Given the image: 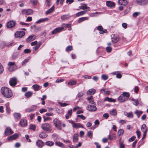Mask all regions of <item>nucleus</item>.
<instances>
[{
  "instance_id": "58836bf2",
  "label": "nucleus",
  "mask_w": 148,
  "mask_h": 148,
  "mask_svg": "<svg viewBox=\"0 0 148 148\" xmlns=\"http://www.w3.org/2000/svg\"><path fill=\"white\" fill-rule=\"evenodd\" d=\"M110 114L113 116H115L117 115V112L115 109H113L110 112Z\"/></svg>"
},
{
  "instance_id": "4468645a",
  "label": "nucleus",
  "mask_w": 148,
  "mask_h": 148,
  "mask_svg": "<svg viewBox=\"0 0 148 148\" xmlns=\"http://www.w3.org/2000/svg\"><path fill=\"white\" fill-rule=\"evenodd\" d=\"M119 37L118 35H114L112 38V40L114 43H116L119 40Z\"/></svg>"
},
{
  "instance_id": "aec40b11",
  "label": "nucleus",
  "mask_w": 148,
  "mask_h": 148,
  "mask_svg": "<svg viewBox=\"0 0 148 148\" xmlns=\"http://www.w3.org/2000/svg\"><path fill=\"white\" fill-rule=\"evenodd\" d=\"M49 20L47 18H43L40 19L36 21V23L37 24L40 23H43Z\"/></svg>"
},
{
  "instance_id": "6e6552de",
  "label": "nucleus",
  "mask_w": 148,
  "mask_h": 148,
  "mask_svg": "<svg viewBox=\"0 0 148 148\" xmlns=\"http://www.w3.org/2000/svg\"><path fill=\"white\" fill-rule=\"evenodd\" d=\"M16 23L15 21H10L7 23L6 25L7 27L8 28H12L15 26Z\"/></svg>"
},
{
  "instance_id": "4d7b16f0",
  "label": "nucleus",
  "mask_w": 148,
  "mask_h": 148,
  "mask_svg": "<svg viewBox=\"0 0 148 148\" xmlns=\"http://www.w3.org/2000/svg\"><path fill=\"white\" fill-rule=\"evenodd\" d=\"M106 49L108 53L110 52L112 50V48L110 47H107Z\"/></svg>"
},
{
  "instance_id": "7c9ffc66",
  "label": "nucleus",
  "mask_w": 148,
  "mask_h": 148,
  "mask_svg": "<svg viewBox=\"0 0 148 148\" xmlns=\"http://www.w3.org/2000/svg\"><path fill=\"white\" fill-rule=\"evenodd\" d=\"M70 17L69 14L64 15L61 16L60 18L63 21L68 19Z\"/></svg>"
},
{
  "instance_id": "f03ea898",
  "label": "nucleus",
  "mask_w": 148,
  "mask_h": 148,
  "mask_svg": "<svg viewBox=\"0 0 148 148\" xmlns=\"http://www.w3.org/2000/svg\"><path fill=\"white\" fill-rule=\"evenodd\" d=\"M41 128L46 132H49L51 130V126L50 124L48 123H45L42 124Z\"/></svg>"
},
{
  "instance_id": "c03bdc74",
  "label": "nucleus",
  "mask_w": 148,
  "mask_h": 148,
  "mask_svg": "<svg viewBox=\"0 0 148 148\" xmlns=\"http://www.w3.org/2000/svg\"><path fill=\"white\" fill-rule=\"evenodd\" d=\"M46 144L48 146H51L53 145L54 143L52 141H48L46 142Z\"/></svg>"
},
{
  "instance_id": "1a4fd4ad",
  "label": "nucleus",
  "mask_w": 148,
  "mask_h": 148,
  "mask_svg": "<svg viewBox=\"0 0 148 148\" xmlns=\"http://www.w3.org/2000/svg\"><path fill=\"white\" fill-rule=\"evenodd\" d=\"M87 110L90 111L94 112L97 110V108L93 105H89L87 106Z\"/></svg>"
},
{
  "instance_id": "b1692460",
  "label": "nucleus",
  "mask_w": 148,
  "mask_h": 148,
  "mask_svg": "<svg viewBox=\"0 0 148 148\" xmlns=\"http://www.w3.org/2000/svg\"><path fill=\"white\" fill-rule=\"evenodd\" d=\"M141 131L143 133H147V128L146 125L145 124H143L141 127Z\"/></svg>"
},
{
  "instance_id": "79ce46f5",
  "label": "nucleus",
  "mask_w": 148,
  "mask_h": 148,
  "mask_svg": "<svg viewBox=\"0 0 148 148\" xmlns=\"http://www.w3.org/2000/svg\"><path fill=\"white\" fill-rule=\"evenodd\" d=\"M35 91H37L40 88V86L37 84L34 85L32 86Z\"/></svg>"
},
{
  "instance_id": "3c124183",
  "label": "nucleus",
  "mask_w": 148,
  "mask_h": 148,
  "mask_svg": "<svg viewBox=\"0 0 148 148\" xmlns=\"http://www.w3.org/2000/svg\"><path fill=\"white\" fill-rule=\"evenodd\" d=\"M3 67L0 63V75L3 73Z\"/></svg>"
},
{
  "instance_id": "a211bd4d",
  "label": "nucleus",
  "mask_w": 148,
  "mask_h": 148,
  "mask_svg": "<svg viewBox=\"0 0 148 148\" xmlns=\"http://www.w3.org/2000/svg\"><path fill=\"white\" fill-rule=\"evenodd\" d=\"M118 100L120 102H123L127 101V99L122 94L119 97Z\"/></svg>"
},
{
  "instance_id": "a19ab883",
  "label": "nucleus",
  "mask_w": 148,
  "mask_h": 148,
  "mask_svg": "<svg viewBox=\"0 0 148 148\" xmlns=\"http://www.w3.org/2000/svg\"><path fill=\"white\" fill-rule=\"evenodd\" d=\"M18 52H14L12 55V58L13 59H15L17 58L18 55Z\"/></svg>"
},
{
  "instance_id": "39448f33",
  "label": "nucleus",
  "mask_w": 148,
  "mask_h": 148,
  "mask_svg": "<svg viewBox=\"0 0 148 148\" xmlns=\"http://www.w3.org/2000/svg\"><path fill=\"white\" fill-rule=\"evenodd\" d=\"M70 123L72 124L73 127L74 128H84L83 125L80 123H75L73 121H70Z\"/></svg>"
},
{
  "instance_id": "f8f14e48",
  "label": "nucleus",
  "mask_w": 148,
  "mask_h": 148,
  "mask_svg": "<svg viewBox=\"0 0 148 148\" xmlns=\"http://www.w3.org/2000/svg\"><path fill=\"white\" fill-rule=\"evenodd\" d=\"M118 3L120 5L125 6L128 5V2L127 0H119Z\"/></svg>"
},
{
  "instance_id": "412c9836",
  "label": "nucleus",
  "mask_w": 148,
  "mask_h": 148,
  "mask_svg": "<svg viewBox=\"0 0 148 148\" xmlns=\"http://www.w3.org/2000/svg\"><path fill=\"white\" fill-rule=\"evenodd\" d=\"M44 143L41 140H38L36 142L37 146L39 148L42 147L44 145Z\"/></svg>"
},
{
  "instance_id": "864d4df0",
  "label": "nucleus",
  "mask_w": 148,
  "mask_h": 148,
  "mask_svg": "<svg viewBox=\"0 0 148 148\" xmlns=\"http://www.w3.org/2000/svg\"><path fill=\"white\" fill-rule=\"evenodd\" d=\"M6 111L7 113L8 114H9L10 112V110L9 106V105L8 106L6 105Z\"/></svg>"
},
{
  "instance_id": "dca6fc26",
  "label": "nucleus",
  "mask_w": 148,
  "mask_h": 148,
  "mask_svg": "<svg viewBox=\"0 0 148 148\" xmlns=\"http://www.w3.org/2000/svg\"><path fill=\"white\" fill-rule=\"evenodd\" d=\"M13 133V132L11 130V128L10 127H7L5 132V134L6 136L11 134Z\"/></svg>"
},
{
  "instance_id": "bf43d9fd",
  "label": "nucleus",
  "mask_w": 148,
  "mask_h": 148,
  "mask_svg": "<svg viewBox=\"0 0 148 148\" xmlns=\"http://www.w3.org/2000/svg\"><path fill=\"white\" fill-rule=\"evenodd\" d=\"M40 45L38 44L33 47V49L34 51L37 50L40 47Z\"/></svg>"
},
{
  "instance_id": "0eeeda50",
  "label": "nucleus",
  "mask_w": 148,
  "mask_h": 148,
  "mask_svg": "<svg viewBox=\"0 0 148 148\" xmlns=\"http://www.w3.org/2000/svg\"><path fill=\"white\" fill-rule=\"evenodd\" d=\"M33 11L30 9H24L22 11V14L25 15H29L33 13Z\"/></svg>"
},
{
  "instance_id": "5701e85b",
  "label": "nucleus",
  "mask_w": 148,
  "mask_h": 148,
  "mask_svg": "<svg viewBox=\"0 0 148 148\" xmlns=\"http://www.w3.org/2000/svg\"><path fill=\"white\" fill-rule=\"evenodd\" d=\"M95 92V90L94 89H90L88 90L87 92V94L88 95H93Z\"/></svg>"
},
{
  "instance_id": "2eb2a0df",
  "label": "nucleus",
  "mask_w": 148,
  "mask_h": 148,
  "mask_svg": "<svg viewBox=\"0 0 148 148\" xmlns=\"http://www.w3.org/2000/svg\"><path fill=\"white\" fill-rule=\"evenodd\" d=\"M20 125L22 127H25L27 125V120L25 119H21L20 121Z\"/></svg>"
},
{
  "instance_id": "2f4dec72",
  "label": "nucleus",
  "mask_w": 148,
  "mask_h": 148,
  "mask_svg": "<svg viewBox=\"0 0 148 148\" xmlns=\"http://www.w3.org/2000/svg\"><path fill=\"white\" fill-rule=\"evenodd\" d=\"M78 135L77 134H75L73 137V140L74 142H77L78 141Z\"/></svg>"
},
{
  "instance_id": "4be33fe9",
  "label": "nucleus",
  "mask_w": 148,
  "mask_h": 148,
  "mask_svg": "<svg viewBox=\"0 0 148 148\" xmlns=\"http://www.w3.org/2000/svg\"><path fill=\"white\" fill-rule=\"evenodd\" d=\"M101 92L103 93L104 95H109L110 91L106 90V89H102L100 90Z\"/></svg>"
},
{
  "instance_id": "e433bc0d",
  "label": "nucleus",
  "mask_w": 148,
  "mask_h": 148,
  "mask_svg": "<svg viewBox=\"0 0 148 148\" xmlns=\"http://www.w3.org/2000/svg\"><path fill=\"white\" fill-rule=\"evenodd\" d=\"M104 100L105 101H107L110 102H115L116 101V100L114 99H113L111 98H109L107 97Z\"/></svg>"
},
{
  "instance_id": "37998d69",
  "label": "nucleus",
  "mask_w": 148,
  "mask_h": 148,
  "mask_svg": "<svg viewBox=\"0 0 148 148\" xmlns=\"http://www.w3.org/2000/svg\"><path fill=\"white\" fill-rule=\"evenodd\" d=\"M131 100L134 101L133 104L135 106H137L138 104L139 103L137 99H135L134 98H132L131 99Z\"/></svg>"
},
{
  "instance_id": "69168bd1",
  "label": "nucleus",
  "mask_w": 148,
  "mask_h": 148,
  "mask_svg": "<svg viewBox=\"0 0 148 148\" xmlns=\"http://www.w3.org/2000/svg\"><path fill=\"white\" fill-rule=\"evenodd\" d=\"M135 138L136 136H133L132 137L129 139V141L130 142L132 141L135 140Z\"/></svg>"
},
{
  "instance_id": "603ef678",
  "label": "nucleus",
  "mask_w": 148,
  "mask_h": 148,
  "mask_svg": "<svg viewBox=\"0 0 148 148\" xmlns=\"http://www.w3.org/2000/svg\"><path fill=\"white\" fill-rule=\"evenodd\" d=\"M72 47L71 46H69L66 48V51H71L72 50Z\"/></svg>"
},
{
  "instance_id": "9d476101",
  "label": "nucleus",
  "mask_w": 148,
  "mask_h": 148,
  "mask_svg": "<svg viewBox=\"0 0 148 148\" xmlns=\"http://www.w3.org/2000/svg\"><path fill=\"white\" fill-rule=\"evenodd\" d=\"M10 84L11 86H15L16 84V80L15 78H11L10 79Z\"/></svg>"
},
{
  "instance_id": "423d86ee",
  "label": "nucleus",
  "mask_w": 148,
  "mask_h": 148,
  "mask_svg": "<svg viewBox=\"0 0 148 148\" xmlns=\"http://www.w3.org/2000/svg\"><path fill=\"white\" fill-rule=\"evenodd\" d=\"M135 2L138 5H143L148 3V0H136Z\"/></svg>"
},
{
  "instance_id": "f257e3e1",
  "label": "nucleus",
  "mask_w": 148,
  "mask_h": 148,
  "mask_svg": "<svg viewBox=\"0 0 148 148\" xmlns=\"http://www.w3.org/2000/svg\"><path fill=\"white\" fill-rule=\"evenodd\" d=\"M1 91V94L6 98H10L13 95V93L11 90L7 87H2Z\"/></svg>"
},
{
  "instance_id": "473e14b6",
  "label": "nucleus",
  "mask_w": 148,
  "mask_h": 148,
  "mask_svg": "<svg viewBox=\"0 0 148 148\" xmlns=\"http://www.w3.org/2000/svg\"><path fill=\"white\" fill-rule=\"evenodd\" d=\"M13 115L15 119H19L21 118V115L19 113H15Z\"/></svg>"
},
{
  "instance_id": "f3484780",
  "label": "nucleus",
  "mask_w": 148,
  "mask_h": 148,
  "mask_svg": "<svg viewBox=\"0 0 148 148\" xmlns=\"http://www.w3.org/2000/svg\"><path fill=\"white\" fill-rule=\"evenodd\" d=\"M106 5L110 8L114 7L115 5V3L114 2L110 1H106Z\"/></svg>"
},
{
  "instance_id": "c756f323",
  "label": "nucleus",
  "mask_w": 148,
  "mask_h": 148,
  "mask_svg": "<svg viewBox=\"0 0 148 148\" xmlns=\"http://www.w3.org/2000/svg\"><path fill=\"white\" fill-rule=\"evenodd\" d=\"M47 136V135L46 133L44 132H42L40 133L39 134V136L40 138H46Z\"/></svg>"
},
{
  "instance_id": "cd10ccee",
  "label": "nucleus",
  "mask_w": 148,
  "mask_h": 148,
  "mask_svg": "<svg viewBox=\"0 0 148 148\" xmlns=\"http://www.w3.org/2000/svg\"><path fill=\"white\" fill-rule=\"evenodd\" d=\"M87 11V10H84L79 12L76 14V16L77 17H78L79 16L83 15L85 14Z\"/></svg>"
},
{
  "instance_id": "09e8293b",
  "label": "nucleus",
  "mask_w": 148,
  "mask_h": 148,
  "mask_svg": "<svg viewBox=\"0 0 148 148\" xmlns=\"http://www.w3.org/2000/svg\"><path fill=\"white\" fill-rule=\"evenodd\" d=\"M55 144L56 145L59 147H63L64 145L62 143L57 141L56 142Z\"/></svg>"
},
{
  "instance_id": "9b49d317",
  "label": "nucleus",
  "mask_w": 148,
  "mask_h": 148,
  "mask_svg": "<svg viewBox=\"0 0 148 148\" xmlns=\"http://www.w3.org/2000/svg\"><path fill=\"white\" fill-rule=\"evenodd\" d=\"M36 38V36L34 35H32L30 36L26 39V42H30L34 40Z\"/></svg>"
},
{
  "instance_id": "6ab92c4d",
  "label": "nucleus",
  "mask_w": 148,
  "mask_h": 148,
  "mask_svg": "<svg viewBox=\"0 0 148 148\" xmlns=\"http://www.w3.org/2000/svg\"><path fill=\"white\" fill-rule=\"evenodd\" d=\"M124 114L125 116L129 118H132L134 116L132 112H124Z\"/></svg>"
},
{
  "instance_id": "a878e982",
  "label": "nucleus",
  "mask_w": 148,
  "mask_h": 148,
  "mask_svg": "<svg viewBox=\"0 0 148 148\" xmlns=\"http://www.w3.org/2000/svg\"><path fill=\"white\" fill-rule=\"evenodd\" d=\"M54 7L53 6L47 10L45 12V14L47 15L52 13L54 10Z\"/></svg>"
},
{
  "instance_id": "72a5a7b5",
  "label": "nucleus",
  "mask_w": 148,
  "mask_h": 148,
  "mask_svg": "<svg viewBox=\"0 0 148 148\" xmlns=\"http://www.w3.org/2000/svg\"><path fill=\"white\" fill-rule=\"evenodd\" d=\"M88 18L87 17L80 18L79 19L78 23H80L84 21L88 20Z\"/></svg>"
},
{
  "instance_id": "ea45409f",
  "label": "nucleus",
  "mask_w": 148,
  "mask_h": 148,
  "mask_svg": "<svg viewBox=\"0 0 148 148\" xmlns=\"http://www.w3.org/2000/svg\"><path fill=\"white\" fill-rule=\"evenodd\" d=\"M79 8L80 9L85 10L87 9L89 7L87 6L86 4H84L83 5L79 6Z\"/></svg>"
},
{
  "instance_id": "6e6d98bb",
  "label": "nucleus",
  "mask_w": 148,
  "mask_h": 148,
  "mask_svg": "<svg viewBox=\"0 0 148 148\" xmlns=\"http://www.w3.org/2000/svg\"><path fill=\"white\" fill-rule=\"evenodd\" d=\"M101 78L104 80H106L108 79V77L106 75L103 74L102 75Z\"/></svg>"
},
{
  "instance_id": "e2e57ef3",
  "label": "nucleus",
  "mask_w": 148,
  "mask_h": 148,
  "mask_svg": "<svg viewBox=\"0 0 148 148\" xmlns=\"http://www.w3.org/2000/svg\"><path fill=\"white\" fill-rule=\"evenodd\" d=\"M77 116L80 118L82 119L83 120H85L86 119V117L82 114L77 115Z\"/></svg>"
},
{
  "instance_id": "680f3d73",
  "label": "nucleus",
  "mask_w": 148,
  "mask_h": 148,
  "mask_svg": "<svg viewBox=\"0 0 148 148\" xmlns=\"http://www.w3.org/2000/svg\"><path fill=\"white\" fill-rule=\"evenodd\" d=\"M119 145H120V148H125V145L122 142L120 141Z\"/></svg>"
},
{
  "instance_id": "20e7f679",
  "label": "nucleus",
  "mask_w": 148,
  "mask_h": 148,
  "mask_svg": "<svg viewBox=\"0 0 148 148\" xmlns=\"http://www.w3.org/2000/svg\"><path fill=\"white\" fill-rule=\"evenodd\" d=\"M25 34V32L24 31H17L14 34V36L15 38H20L24 36Z\"/></svg>"
},
{
  "instance_id": "ddd939ff",
  "label": "nucleus",
  "mask_w": 148,
  "mask_h": 148,
  "mask_svg": "<svg viewBox=\"0 0 148 148\" xmlns=\"http://www.w3.org/2000/svg\"><path fill=\"white\" fill-rule=\"evenodd\" d=\"M63 29L64 27H63L56 28L52 31V34H56L60 32Z\"/></svg>"
},
{
  "instance_id": "de8ad7c7",
  "label": "nucleus",
  "mask_w": 148,
  "mask_h": 148,
  "mask_svg": "<svg viewBox=\"0 0 148 148\" xmlns=\"http://www.w3.org/2000/svg\"><path fill=\"white\" fill-rule=\"evenodd\" d=\"M87 135L90 138H92V132L91 131H88L87 132Z\"/></svg>"
},
{
  "instance_id": "c85d7f7f",
  "label": "nucleus",
  "mask_w": 148,
  "mask_h": 148,
  "mask_svg": "<svg viewBox=\"0 0 148 148\" xmlns=\"http://www.w3.org/2000/svg\"><path fill=\"white\" fill-rule=\"evenodd\" d=\"M33 94L32 92L31 91H28L25 93V96L26 98H29L32 96Z\"/></svg>"
},
{
  "instance_id": "a18cd8bd",
  "label": "nucleus",
  "mask_w": 148,
  "mask_h": 148,
  "mask_svg": "<svg viewBox=\"0 0 148 148\" xmlns=\"http://www.w3.org/2000/svg\"><path fill=\"white\" fill-rule=\"evenodd\" d=\"M123 133L124 130L121 129L119 130L118 132V134L119 136L122 135Z\"/></svg>"
},
{
  "instance_id": "7ed1b4c3",
  "label": "nucleus",
  "mask_w": 148,
  "mask_h": 148,
  "mask_svg": "<svg viewBox=\"0 0 148 148\" xmlns=\"http://www.w3.org/2000/svg\"><path fill=\"white\" fill-rule=\"evenodd\" d=\"M53 122L55 125V126L56 128L58 130H61V123L60 120L56 118L53 119Z\"/></svg>"
},
{
  "instance_id": "13d9d810",
  "label": "nucleus",
  "mask_w": 148,
  "mask_h": 148,
  "mask_svg": "<svg viewBox=\"0 0 148 148\" xmlns=\"http://www.w3.org/2000/svg\"><path fill=\"white\" fill-rule=\"evenodd\" d=\"M15 62H9L8 63V65L9 67H10L15 65Z\"/></svg>"
},
{
  "instance_id": "5fc2aeb1",
  "label": "nucleus",
  "mask_w": 148,
  "mask_h": 148,
  "mask_svg": "<svg viewBox=\"0 0 148 148\" xmlns=\"http://www.w3.org/2000/svg\"><path fill=\"white\" fill-rule=\"evenodd\" d=\"M36 127L35 125H30L29 129L33 130L34 131L36 129Z\"/></svg>"
},
{
  "instance_id": "8fccbe9b",
  "label": "nucleus",
  "mask_w": 148,
  "mask_h": 148,
  "mask_svg": "<svg viewBox=\"0 0 148 148\" xmlns=\"http://www.w3.org/2000/svg\"><path fill=\"white\" fill-rule=\"evenodd\" d=\"M47 6H49L51 5V0H46L45 3Z\"/></svg>"
},
{
  "instance_id": "f704fd0d",
  "label": "nucleus",
  "mask_w": 148,
  "mask_h": 148,
  "mask_svg": "<svg viewBox=\"0 0 148 148\" xmlns=\"http://www.w3.org/2000/svg\"><path fill=\"white\" fill-rule=\"evenodd\" d=\"M72 112V110L71 109L68 111L67 114L66 116V119H68L70 116H71V114Z\"/></svg>"
},
{
  "instance_id": "c9c22d12",
  "label": "nucleus",
  "mask_w": 148,
  "mask_h": 148,
  "mask_svg": "<svg viewBox=\"0 0 148 148\" xmlns=\"http://www.w3.org/2000/svg\"><path fill=\"white\" fill-rule=\"evenodd\" d=\"M143 113V111L138 110H136L135 112V114L137 115V117L138 118L140 117V116Z\"/></svg>"
},
{
  "instance_id": "338daca9",
  "label": "nucleus",
  "mask_w": 148,
  "mask_h": 148,
  "mask_svg": "<svg viewBox=\"0 0 148 148\" xmlns=\"http://www.w3.org/2000/svg\"><path fill=\"white\" fill-rule=\"evenodd\" d=\"M31 50L29 49H25L24 51V52L25 53H30Z\"/></svg>"
},
{
  "instance_id": "49530a36",
  "label": "nucleus",
  "mask_w": 148,
  "mask_h": 148,
  "mask_svg": "<svg viewBox=\"0 0 148 148\" xmlns=\"http://www.w3.org/2000/svg\"><path fill=\"white\" fill-rule=\"evenodd\" d=\"M77 83L76 81H71L68 83V84L70 85H73L76 84Z\"/></svg>"
},
{
  "instance_id": "0e129e2a",
  "label": "nucleus",
  "mask_w": 148,
  "mask_h": 148,
  "mask_svg": "<svg viewBox=\"0 0 148 148\" xmlns=\"http://www.w3.org/2000/svg\"><path fill=\"white\" fill-rule=\"evenodd\" d=\"M84 92L82 91L79 92L78 94V97H82L84 95Z\"/></svg>"
},
{
  "instance_id": "bb28decb",
  "label": "nucleus",
  "mask_w": 148,
  "mask_h": 148,
  "mask_svg": "<svg viewBox=\"0 0 148 148\" xmlns=\"http://www.w3.org/2000/svg\"><path fill=\"white\" fill-rule=\"evenodd\" d=\"M16 69L17 66L16 65H15L9 67L8 70L10 72H13L15 71Z\"/></svg>"
},
{
  "instance_id": "774afa93",
  "label": "nucleus",
  "mask_w": 148,
  "mask_h": 148,
  "mask_svg": "<svg viewBox=\"0 0 148 148\" xmlns=\"http://www.w3.org/2000/svg\"><path fill=\"white\" fill-rule=\"evenodd\" d=\"M103 27L101 26H99L97 27V29L99 31L101 32L102 31Z\"/></svg>"
},
{
  "instance_id": "4c0bfd02",
  "label": "nucleus",
  "mask_w": 148,
  "mask_h": 148,
  "mask_svg": "<svg viewBox=\"0 0 148 148\" xmlns=\"http://www.w3.org/2000/svg\"><path fill=\"white\" fill-rule=\"evenodd\" d=\"M122 95L123 96L126 98L127 99L130 96V94L128 92H124L123 93Z\"/></svg>"
},
{
  "instance_id": "052dcab7",
  "label": "nucleus",
  "mask_w": 148,
  "mask_h": 148,
  "mask_svg": "<svg viewBox=\"0 0 148 148\" xmlns=\"http://www.w3.org/2000/svg\"><path fill=\"white\" fill-rule=\"evenodd\" d=\"M31 2L33 5H36L37 3V0H30Z\"/></svg>"
},
{
  "instance_id": "393cba45",
  "label": "nucleus",
  "mask_w": 148,
  "mask_h": 148,
  "mask_svg": "<svg viewBox=\"0 0 148 148\" xmlns=\"http://www.w3.org/2000/svg\"><path fill=\"white\" fill-rule=\"evenodd\" d=\"M18 137V135L16 134H14L13 135H12L10 136L8 138V140H14L17 138Z\"/></svg>"
}]
</instances>
